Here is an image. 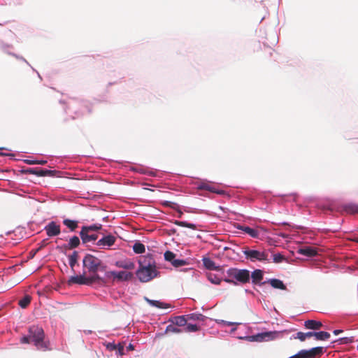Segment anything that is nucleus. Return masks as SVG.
I'll list each match as a JSON object with an SVG mask.
<instances>
[{"label": "nucleus", "mask_w": 358, "mask_h": 358, "mask_svg": "<svg viewBox=\"0 0 358 358\" xmlns=\"http://www.w3.org/2000/svg\"><path fill=\"white\" fill-rule=\"evenodd\" d=\"M22 344L33 343L37 350L49 351L52 350L50 343L45 338V333L42 327L32 325L29 327L28 334L20 338Z\"/></svg>", "instance_id": "nucleus-1"}, {"label": "nucleus", "mask_w": 358, "mask_h": 358, "mask_svg": "<svg viewBox=\"0 0 358 358\" xmlns=\"http://www.w3.org/2000/svg\"><path fill=\"white\" fill-rule=\"evenodd\" d=\"M139 264L136 275L141 282H148L157 275L155 261L151 256L145 257L143 261H141Z\"/></svg>", "instance_id": "nucleus-2"}, {"label": "nucleus", "mask_w": 358, "mask_h": 358, "mask_svg": "<svg viewBox=\"0 0 358 358\" xmlns=\"http://www.w3.org/2000/svg\"><path fill=\"white\" fill-rule=\"evenodd\" d=\"M83 264L84 271L92 275L97 274L96 273L99 271H104L106 268L100 259L90 254L85 256L83 259Z\"/></svg>", "instance_id": "nucleus-3"}, {"label": "nucleus", "mask_w": 358, "mask_h": 358, "mask_svg": "<svg viewBox=\"0 0 358 358\" xmlns=\"http://www.w3.org/2000/svg\"><path fill=\"white\" fill-rule=\"evenodd\" d=\"M86 271H84L82 275L72 276L69 280V284H78V285H91L94 282L105 283V280L101 278L98 274L92 275L86 277Z\"/></svg>", "instance_id": "nucleus-4"}, {"label": "nucleus", "mask_w": 358, "mask_h": 358, "mask_svg": "<svg viewBox=\"0 0 358 358\" xmlns=\"http://www.w3.org/2000/svg\"><path fill=\"white\" fill-rule=\"evenodd\" d=\"M227 273L229 277L235 279L242 284L248 283L250 281V271L247 269L231 268L227 270Z\"/></svg>", "instance_id": "nucleus-5"}, {"label": "nucleus", "mask_w": 358, "mask_h": 358, "mask_svg": "<svg viewBox=\"0 0 358 358\" xmlns=\"http://www.w3.org/2000/svg\"><path fill=\"white\" fill-rule=\"evenodd\" d=\"M246 259L252 262L259 261L264 262L268 260V253L266 251H259L256 250H246L243 251Z\"/></svg>", "instance_id": "nucleus-6"}, {"label": "nucleus", "mask_w": 358, "mask_h": 358, "mask_svg": "<svg viewBox=\"0 0 358 358\" xmlns=\"http://www.w3.org/2000/svg\"><path fill=\"white\" fill-rule=\"evenodd\" d=\"M117 241V238L112 235L108 234L106 236H103L101 238L98 240L96 243V245L98 246L100 249H108L112 247Z\"/></svg>", "instance_id": "nucleus-7"}, {"label": "nucleus", "mask_w": 358, "mask_h": 358, "mask_svg": "<svg viewBox=\"0 0 358 358\" xmlns=\"http://www.w3.org/2000/svg\"><path fill=\"white\" fill-rule=\"evenodd\" d=\"M199 330V327L196 324L187 322L185 315H180V333L181 332H195Z\"/></svg>", "instance_id": "nucleus-8"}, {"label": "nucleus", "mask_w": 358, "mask_h": 358, "mask_svg": "<svg viewBox=\"0 0 358 358\" xmlns=\"http://www.w3.org/2000/svg\"><path fill=\"white\" fill-rule=\"evenodd\" d=\"M169 322L170 324L166 326L165 334L171 336L179 333V317L171 318Z\"/></svg>", "instance_id": "nucleus-9"}, {"label": "nucleus", "mask_w": 358, "mask_h": 358, "mask_svg": "<svg viewBox=\"0 0 358 358\" xmlns=\"http://www.w3.org/2000/svg\"><path fill=\"white\" fill-rule=\"evenodd\" d=\"M107 275L113 276L114 279H117L119 281H128L133 277L132 273L127 271H110L107 273Z\"/></svg>", "instance_id": "nucleus-10"}, {"label": "nucleus", "mask_w": 358, "mask_h": 358, "mask_svg": "<svg viewBox=\"0 0 358 358\" xmlns=\"http://www.w3.org/2000/svg\"><path fill=\"white\" fill-rule=\"evenodd\" d=\"M272 332H264L257 335L245 336L243 338L250 342H262L271 338Z\"/></svg>", "instance_id": "nucleus-11"}, {"label": "nucleus", "mask_w": 358, "mask_h": 358, "mask_svg": "<svg viewBox=\"0 0 358 358\" xmlns=\"http://www.w3.org/2000/svg\"><path fill=\"white\" fill-rule=\"evenodd\" d=\"M44 229L49 237L56 236L61 232L60 226L53 221L48 223Z\"/></svg>", "instance_id": "nucleus-12"}, {"label": "nucleus", "mask_w": 358, "mask_h": 358, "mask_svg": "<svg viewBox=\"0 0 358 358\" xmlns=\"http://www.w3.org/2000/svg\"><path fill=\"white\" fill-rule=\"evenodd\" d=\"M80 236L83 243H87L89 242L95 241L98 238V235L91 234L90 231L81 229L80 231Z\"/></svg>", "instance_id": "nucleus-13"}, {"label": "nucleus", "mask_w": 358, "mask_h": 358, "mask_svg": "<svg viewBox=\"0 0 358 358\" xmlns=\"http://www.w3.org/2000/svg\"><path fill=\"white\" fill-rule=\"evenodd\" d=\"M306 358H314L317 356H321L324 353L322 347H315L310 350H304Z\"/></svg>", "instance_id": "nucleus-14"}, {"label": "nucleus", "mask_w": 358, "mask_h": 358, "mask_svg": "<svg viewBox=\"0 0 358 358\" xmlns=\"http://www.w3.org/2000/svg\"><path fill=\"white\" fill-rule=\"evenodd\" d=\"M203 264L206 268L211 271H220L222 268L220 266H216L215 262L208 257H203Z\"/></svg>", "instance_id": "nucleus-15"}, {"label": "nucleus", "mask_w": 358, "mask_h": 358, "mask_svg": "<svg viewBox=\"0 0 358 358\" xmlns=\"http://www.w3.org/2000/svg\"><path fill=\"white\" fill-rule=\"evenodd\" d=\"M237 229L243 231L252 238H258L259 236V231L257 229L248 226L238 225Z\"/></svg>", "instance_id": "nucleus-16"}, {"label": "nucleus", "mask_w": 358, "mask_h": 358, "mask_svg": "<svg viewBox=\"0 0 358 358\" xmlns=\"http://www.w3.org/2000/svg\"><path fill=\"white\" fill-rule=\"evenodd\" d=\"M304 326L308 329L319 330L322 327V323L320 321L308 320L305 321Z\"/></svg>", "instance_id": "nucleus-17"}, {"label": "nucleus", "mask_w": 358, "mask_h": 358, "mask_svg": "<svg viewBox=\"0 0 358 358\" xmlns=\"http://www.w3.org/2000/svg\"><path fill=\"white\" fill-rule=\"evenodd\" d=\"M175 258H176V255L173 252H171L169 250L165 252V253H164L165 260L167 262H171L172 265L174 267L178 268V267H179V259H177Z\"/></svg>", "instance_id": "nucleus-18"}, {"label": "nucleus", "mask_w": 358, "mask_h": 358, "mask_svg": "<svg viewBox=\"0 0 358 358\" xmlns=\"http://www.w3.org/2000/svg\"><path fill=\"white\" fill-rule=\"evenodd\" d=\"M263 271L260 269H256L251 274L252 282L255 285H259L263 280Z\"/></svg>", "instance_id": "nucleus-19"}, {"label": "nucleus", "mask_w": 358, "mask_h": 358, "mask_svg": "<svg viewBox=\"0 0 358 358\" xmlns=\"http://www.w3.org/2000/svg\"><path fill=\"white\" fill-rule=\"evenodd\" d=\"M299 252L301 255L308 257H314L317 254L316 249L312 247H305L301 248Z\"/></svg>", "instance_id": "nucleus-20"}, {"label": "nucleus", "mask_w": 358, "mask_h": 358, "mask_svg": "<svg viewBox=\"0 0 358 358\" xmlns=\"http://www.w3.org/2000/svg\"><path fill=\"white\" fill-rule=\"evenodd\" d=\"M115 265L118 268H122L128 270H132L135 267L134 264L130 261H117L115 262Z\"/></svg>", "instance_id": "nucleus-21"}, {"label": "nucleus", "mask_w": 358, "mask_h": 358, "mask_svg": "<svg viewBox=\"0 0 358 358\" xmlns=\"http://www.w3.org/2000/svg\"><path fill=\"white\" fill-rule=\"evenodd\" d=\"M144 300L150 306L158 308H165L167 307V305L163 302L156 300H152L148 299L147 296H144Z\"/></svg>", "instance_id": "nucleus-22"}, {"label": "nucleus", "mask_w": 358, "mask_h": 358, "mask_svg": "<svg viewBox=\"0 0 358 358\" xmlns=\"http://www.w3.org/2000/svg\"><path fill=\"white\" fill-rule=\"evenodd\" d=\"M268 282L275 289H285L286 286L284 285L283 282L279 279H270Z\"/></svg>", "instance_id": "nucleus-23"}, {"label": "nucleus", "mask_w": 358, "mask_h": 358, "mask_svg": "<svg viewBox=\"0 0 358 358\" xmlns=\"http://www.w3.org/2000/svg\"><path fill=\"white\" fill-rule=\"evenodd\" d=\"M63 224L68 227L71 231H73L78 227V221L71 220L69 219H64L63 220Z\"/></svg>", "instance_id": "nucleus-24"}, {"label": "nucleus", "mask_w": 358, "mask_h": 358, "mask_svg": "<svg viewBox=\"0 0 358 358\" xmlns=\"http://www.w3.org/2000/svg\"><path fill=\"white\" fill-rule=\"evenodd\" d=\"M43 169L41 168H28L22 170V172L25 174H33L37 176H41Z\"/></svg>", "instance_id": "nucleus-25"}, {"label": "nucleus", "mask_w": 358, "mask_h": 358, "mask_svg": "<svg viewBox=\"0 0 358 358\" xmlns=\"http://www.w3.org/2000/svg\"><path fill=\"white\" fill-rule=\"evenodd\" d=\"M80 241L79 238L76 236H74L70 238L66 248L69 249L76 248L80 245Z\"/></svg>", "instance_id": "nucleus-26"}, {"label": "nucleus", "mask_w": 358, "mask_h": 358, "mask_svg": "<svg viewBox=\"0 0 358 358\" xmlns=\"http://www.w3.org/2000/svg\"><path fill=\"white\" fill-rule=\"evenodd\" d=\"M31 297L29 295L24 296L18 301V305L22 308H26L31 303Z\"/></svg>", "instance_id": "nucleus-27"}, {"label": "nucleus", "mask_w": 358, "mask_h": 358, "mask_svg": "<svg viewBox=\"0 0 358 358\" xmlns=\"http://www.w3.org/2000/svg\"><path fill=\"white\" fill-rule=\"evenodd\" d=\"M133 250L136 254H142L145 252V248L143 243L140 242H136L133 245Z\"/></svg>", "instance_id": "nucleus-28"}, {"label": "nucleus", "mask_w": 358, "mask_h": 358, "mask_svg": "<svg viewBox=\"0 0 358 358\" xmlns=\"http://www.w3.org/2000/svg\"><path fill=\"white\" fill-rule=\"evenodd\" d=\"M315 338L318 341H326L330 338V334L327 331L315 332Z\"/></svg>", "instance_id": "nucleus-29"}, {"label": "nucleus", "mask_w": 358, "mask_h": 358, "mask_svg": "<svg viewBox=\"0 0 358 358\" xmlns=\"http://www.w3.org/2000/svg\"><path fill=\"white\" fill-rule=\"evenodd\" d=\"M102 229V225L101 224H94L90 226H83L81 229H84L85 231H88L90 232L92 231H97Z\"/></svg>", "instance_id": "nucleus-30"}, {"label": "nucleus", "mask_w": 358, "mask_h": 358, "mask_svg": "<svg viewBox=\"0 0 358 358\" xmlns=\"http://www.w3.org/2000/svg\"><path fill=\"white\" fill-rule=\"evenodd\" d=\"M78 259V252L77 251H74L69 257V263L71 268H73L74 266L77 263Z\"/></svg>", "instance_id": "nucleus-31"}, {"label": "nucleus", "mask_w": 358, "mask_h": 358, "mask_svg": "<svg viewBox=\"0 0 358 358\" xmlns=\"http://www.w3.org/2000/svg\"><path fill=\"white\" fill-rule=\"evenodd\" d=\"M345 210L349 214H357L358 213V205L357 204H348L345 206Z\"/></svg>", "instance_id": "nucleus-32"}, {"label": "nucleus", "mask_w": 358, "mask_h": 358, "mask_svg": "<svg viewBox=\"0 0 358 358\" xmlns=\"http://www.w3.org/2000/svg\"><path fill=\"white\" fill-rule=\"evenodd\" d=\"M185 316L186 319H187V321L188 320H192V321L201 320V321H203V318H204V316L201 314L192 313V314H189V315H185Z\"/></svg>", "instance_id": "nucleus-33"}, {"label": "nucleus", "mask_w": 358, "mask_h": 358, "mask_svg": "<svg viewBox=\"0 0 358 358\" xmlns=\"http://www.w3.org/2000/svg\"><path fill=\"white\" fill-rule=\"evenodd\" d=\"M57 173H58V171H57L55 170L43 169L42 173H41V177H44V176L54 177V176H57Z\"/></svg>", "instance_id": "nucleus-34"}, {"label": "nucleus", "mask_w": 358, "mask_h": 358, "mask_svg": "<svg viewBox=\"0 0 358 358\" xmlns=\"http://www.w3.org/2000/svg\"><path fill=\"white\" fill-rule=\"evenodd\" d=\"M201 189L208 190L211 192H215L219 194H222L224 193L223 191H217L213 187L210 185H203L201 186Z\"/></svg>", "instance_id": "nucleus-35"}, {"label": "nucleus", "mask_w": 358, "mask_h": 358, "mask_svg": "<svg viewBox=\"0 0 358 358\" xmlns=\"http://www.w3.org/2000/svg\"><path fill=\"white\" fill-rule=\"evenodd\" d=\"M24 162L27 164L29 165H34V164H40V165H45L47 164L46 160H31V159H25Z\"/></svg>", "instance_id": "nucleus-36"}, {"label": "nucleus", "mask_w": 358, "mask_h": 358, "mask_svg": "<svg viewBox=\"0 0 358 358\" xmlns=\"http://www.w3.org/2000/svg\"><path fill=\"white\" fill-rule=\"evenodd\" d=\"M208 278L212 283L215 285H219L221 282V280L213 273H209L208 275Z\"/></svg>", "instance_id": "nucleus-37"}, {"label": "nucleus", "mask_w": 358, "mask_h": 358, "mask_svg": "<svg viewBox=\"0 0 358 358\" xmlns=\"http://www.w3.org/2000/svg\"><path fill=\"white\" fill-rule=\"evenodd\" d=\"M180 227H185L191 229L192 230L194 231L196 229V224L193 223H189L186 221H180Z\"/></svg>", "instance_id": "nucleus-38"}, {"label": "nucleus", "mask_w": 358, "mask_h": 358, "mask_svg": "<svg viewBox=\"0 0 358 358\" xmlns=\"http://www.w3.org/2000/svg\"><path fill=\"white\" fill-rule=\"evenodd\" d=\"M285 259V257L280 253L273 255V262H275V263H280L282 261H284Z\"/></svg>", "instance_id": "nucleus-39"}, {"label": "nucleus", "mask_w": 358, "mask_h": 358, "mask_svg": "<svg viewBox=\"0 0 358 358\" xmlns=\"http://www.w3.org/2000/svg\"><path fill=\"white\" fill-rule=\"evenodd\" d=\"M293 338H295V339H299L301 341H304L307 338L306 333L301 332V331L298 332L296 334V336H293Z\"/></svg>", "instance_id": "nucleus-40"}, {"label": "nucleus", "mask_w": 358, "mask_h": 358, "mask_svg": "<svg viewBox=\"0 0 358 358\" xmlns=\"http://www.w3.org/2000/svg\"><path fill=\"white\" fill-rule=\"evenodd\" d=\"M289 358H306V356L304 350H301L297 354L290 357Z\"/></svg>", "instance_id": "nucleus-41"}, {"label": "nucleus", "mask_w": 358, "mask_h": 358, "mask_svg": "<svg viewBox=\"0 0 358 358\" xmlns=\"http://www.w3.org/2000/svg\"><path fill=\"white\" fill-rule=\"evenodd\" d=\"M124 345L122 343H118V345H117V349H116L118 355H123L124 354Z\"/></svg>", "instance_id": "nucleus-42"}, {"label": "nucleus", "mask_w": 358, "mask_h": 358, "mask_svg": "<svg viewBox=\"0 0 358 358\" xmlns=\"http://www.w3.org/2000/svg\"><path fill=\"white\" fill-rule=\"evenodd\" d=\"M117 345H115V343H108L106 344V348L110 350V351H113V350H116L117 349Z\"/></svg>", "instance_id": "nucleus-43"}, {"label": "nucleus", "mask_w": 358, "mask_h": 358, "mask_svg": "<svg viewBox=\"0 0 358 358\" xmlns=\"http://www.w3.org/2000/svg\"><path fill=\"white\" fill-rule=\"evenodd\" d=\"M192 261L193 259L191 258H187L185 260L180 259V266L191 264Z\"/></svg>", "instance_id": "nucleus-44"}, {"label": "nucleus", "mask_w": 358, "mask_h": 358, "mask_svg": "<svg viewBox=\"0 0 358 358\" xmlns=\"http://www.w3.org/2000/svg\"><path fill=\"white\" fill-rule=\"evenodd\" d=\"M306 335L307 338H310L313 336L315 337V332H314V331L306 332Z\"/></svg>", "instance_id": "nucleus-45"}, {"label": "nucleus", "mask_w": 358, "mask_h": 358, "mask_svg": "<svg viewBox=\"0 0 358 358\" xmlns=\"http://www.w3.org/2000/svg\"><path fill=\"white\" fill-rule=\"evenodd\" d=\"M224 281L228 283L233 284L234 285H237V282L234 280L233 279H224Z\"/></svg>", "instance_id": "nucleus-46"}, {"label": "nucleus", "mask_w": 358, "mask_h": 358, "mask_svg": "<svg viewBox=\"0 0 358 358\" xmlns=\"http://www.w3.org/2000/svg\"><path fill=\"white\" fill-rule=\"evenodd\" d=\"M341 332H343V331H342V330H341V329H336V330H334V331H333V333H334V335H338V334H340V333H341Z\"/></svg>", "instance_id": "nucleus-47"}, {"label": "nucleus", "mask_w": 358, "mask_h": 358, "mask_svg": "<svg viewBox=\"0 0 358 358\" xmlns=\"http://www.w3.org/2000/svg\"><path fill=\"white\" fill-rule=\"evenodd\" d=\"M127 349L129 350H134L133 345L129 344V346L127 347Z\"/></svg>", "instance_id": "nucleus-48"}, {"label": "nucleus", "mask_w": 358, "mask_h": 358, "mask_svg": "<svg viewBox=\"0 0 358 358\" xmlns=\"http://www.w3.org/2000/svg\"><path fill=\"white\" fill-rule=\"evenodd\" d=\"M346 339H347V338H341V341H342V343H345L346 341H343L346 340Z\"/></svg>", "instance_id": "nucleus-49"}, {"label": "nucleus", "mask_w": 358, "mask_h": 358, "mask_svg": "<svg viewBox=\"0 0 358 358\" xmlns=\"http://www.w3.org/2000/svg\"><path fill=\"white\" fill-rule=\"evenodd\" d=\"M170 232L171 231L173 234L176 233V229H170L169 230Z\"/></svg>", "instance_id": "nucleus-50"}, {"label": "nucleus", "mask_w": 358, "mask_h": 358, "mask_svg": "<svg viewBox=\"0 0 358 358\" xmlns=\"http://www.w3.org/2000/svg\"><path fill=\"white\" fill-rule=\"evenodd\" d=\"M176 224L179 225V222H178V221H176Z\"/></svg>", "instance_id": "nucleus-51"}, {"label": "nucleus", "mask_w": 358, "mask_h": 358, "mask_svg": "<svg viewBox=\"0 0 358 358\" xmlns=\"http://www.w3.org/2000/svg\"><path fill=\"white\" fill-rule=\"evenodd\" d=\"M266 282H262V283H261V285H264V284H265Z\"/></svg>", "instance_id": "nucleus-52"}, {"label": "nucleus", "mask_w": 358, "mask_h": 358, "mask_svg": "<svg viewBox=\"0 0 358 358\" xmlns=\"http://www.w3.org/2000/svg\"><path fill=\"white\" fill-rule=\"evenodd\" d=\"M357 242H358V241H357Z\"/></svg>", "instance_id": "nucleus-53"}]
</instances>
